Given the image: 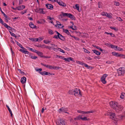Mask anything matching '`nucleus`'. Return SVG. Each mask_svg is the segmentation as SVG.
I'll return each mask as SVG.
<instances>
[{
	"label": "nucleus",
	"mask_w": 125,
	"mask_h": 125,
	"mask_svg": "<svg viewBox=\"0 0 125 125\" xmlns=\"http://www.w3.org/2000/svg\"><path fill=\"white\" fill-rule=\"evenodd\" d=\"M43 42L45 44H47L50 43L51 42L48 40H44Z\"/></svg>",
	"instance_id": "obj_35"
},
{
	"label": "nucleus",
	"mask_w": 125,
	"mask_h": 125,
	"mask_svg": "<svg viewBox=\"0 0 125 125\" xmlns=\"http://www.w3.org/2000/svg\"><path fill=\"white\" fill-rule=\"evenodd\" d=\"M11 39V42L13 44H14L15 43V42H14L13 40V38L11 37L10 38Z\"/></svg>",
	"instance_id": "obj_63"
},
{
	"label": "nucleus",
	"mask_w": 125,
	"mask_h": 125,
	"mask_svg": "<svg viewBox=\"0 0 125 125\" xmlns=\"http://www.w3.org/2000/svg\"><path fill=\"white\" fill-rule=\"evenodd\" d=\"M36 41H41L43 40V38H42L40 37L37 38H36Z\"/></svg>",
	"instance_id": "obj_34"
},
{
	"label": "nucleus",
	"mask_w": 125,
	"mask_h": 125,
	"mask_svg": "<svg viewBox=\"0 0 125 125\" xmlns=\"http://www.w3.org/2000/svg\"><path fill=\"white\" fill-rule=\"evenodd\" d=\"M63 31L64 32L66 33L67 34H68V35H69V34L70 33L69 31L65 29H63Z\"/></svg>",
	"instance_id": "obj_29"
},
{
	"label": "nucleus",
	"mask_w": 125,
	"mask_h": 125,
	"mask_svg": "<svg viewBox=\"0 0 125 125\" xmlns=\"http://www.w3.org/2000/svg\"><path fill=\"white\" fill-rule=\"evenodd\" d=\"M119 57L123 58H125V55L122 54H120L119 55Z\"/></svg>",
	"instance_id": "obj_53"
},
{
	"label": "nucleus",
	"mask_w": 125,
	"mask_h": 125,
	"mask_svg": "<svg viewBox=\"0 0 125 125\" xmlns=\"http://www.w3.org/2000/svg\"><path fill=\"white\" fill-rule=\"evenodd\" d=\"M56 1L60 6L64 7H65L66 6V4L63 3L61 0H57Z\"/></svg>",
	"instance_id": "obj_12"
},
{
	"label": "nucleus",
	"mask_w": 125,
	"mask_h": 125,
	"mask_svg": "<svg viewBox=\"0 0 125 125\" xmlns=\"http://www.w3.org/2000/svg\"><path fill=\"white\" fill-rule=\"evenodd\" d=\"M110 28L114 30H115L116 31H117V29L115 27H110Z\"/></svg>",
	"instance_id": "obj_52"
},
{
	"label": "nucleus",
	"mask_w": 125,
	"mask_h": 125,
	"mask_svg": "<svg viewBox=\"0 0 125 125\" xmlns=\"http://www.w3.org/2000/svg\"><path fill=\"white\" fill-rule=\"evenodd\" d=\"M48 75H54V74L53 73H50L49 72H48Z\"/></svg>",
	"instance_id": "obj_61"
},
{
	"label": "nucleus",
	"mask_w": 125,
	"mask_h": 125,
	"mask_svg": "<svg viewBox=\"0 0 125 125\" xmlns=\"http://www.w3.org/2000/svg\"><path fill=\"white\" fill-rule=\"evenodd\" d=\"M58 51H59L60 52H62L63 53H65L64 51L62 49L60 48H58Z\"/></svg>",
	"instance_id": "obj_45"
},
{
	"label": "nucleus",
	"mask_w": 125,
	"mask_h": 125,
	"mask_svg": "<svg viewBox=\"0 0 125 125\" xmlns=\"http://www.w3.org/2000/svg\"><path fill=\"white\" fill-rule=\"evenodd\" d=\"M73 7L74 8L77 10L79 12H80L81 11V9L79 8V5L78 4H76L75 5L73 6Z\"/></svg>",
	"instance_id": "obj_16"
},
{
	"label": "nucleus",
	"mask_w": 125,
	"mask_h": 125,
	"mask_svg": "<svg viewBox=\"0 0 125 125\" xmlns=\"http://www.w3.org/2000/svg\"><path fill=\"white\" fill-rule=\"evenodd\" d=\"M35 70L37 71L38 72H40L42 70V68H39L38 69H35Z\"/></svg>",
	"instance_id": "obj_49"
},
{
	"label": "nucleus",
	"mask_w": 125,
	"mask_h": 125,
	"mask_svg": "<svg viewBox=\"0 0 125 125\" xmlns=\"http://www.w3.org/2000/svg\"><path fill=\"white\" fill-rule=\"evenodd\" d=\"M15 42H16L17 43V45L21 48H22V45L20 44V43H19L18 42L16 41H15Z\"/></svg>",
	"instance_id": "obj_48"
},
{
	"label": "nucleus",
	"mask_w": 125,
	"mask_h": 125,
	"mask_svg": "<svg viewBox=\"0 0 125 125\" xmlns=\"http://www.w3.org/2000/svg\"><path fill=\"white\" fill-rule=\"evenodd\" d=\"M60 17L61 18L65 17H68L70 18V13L68 14L67 13H65L63 12H62L61 14L60 15Z\"/></svg>",
	"instance_id": "obj_6"
},
{
	"label": "nucleus",
	"mask_w": 125,
	"mask_h": 125,
	"mask_svg": "<svg viewBox=\"0 0 125 125\" xmlns=\"http://www.w3.org/2000/svg\"><path fill=\"white\" fill-rule=\"evenodd\" d=\"M61 67H59L55 66H53L49 65V68L50 69L57 70L60 69Z\"/></svg>",
	"instance_id": "obj_14"
},
{
	"label": "nucleus",
	"mask_w": 125,
	"mask_h": 125,
	"mask_svg": "<svg viewBox=\"0 0 125 125\" xmlns=\"http://www.w3.org/2000/svg\"><path fill=\"white\" fill-rule=\"evenodd\" d=\"M55 32L56 33V34H57L58 38L61 39H62V38L63 37L62 36L56 31H55Z\"/></svg>",
	"instance_id": "obj_23"
},
{
	"label": "nucleus",
	"mask_w": 125,
	"mask_h": 125,
	"mask_svg": "<svg viewBox=\"0 0 125 125\" xmlns=\"http://www.w3.org/2000/svg\"><path fill=\"white\" fill-rule=\"evenodd\" d=\"M104 115H110V118L114 120L115 121V122H116V121H118V119H122L123 117H124L123 116L120 115L118 116V119L115 118V114L114 113H111L109 112H108L107 113L105 114Z\"/></svg>",
	"instance_id": "obj_1"
},
{
	"label": "nucleus",
	"mask_w": 125,
	"mask_h": 125,
	"mask_svg": "<svg viewBox=\"0 0 125 125\" xmlns=\"http://www.w3.org/2000/svg\"><path fill=\"white\" fill-rule=\"evenodd\" d=\"M45 22V20L42 19H41L37 21V23L38 24H42Z\"/></svg>",
	"instance_id": "obj_19"
},
{
	"label": "nucleus",
	"mask_w": 125,
	"mask_h": 125,
	"mask_svg": "<svg viewBox=\"0 0 125 125\" xmlns=\"http://www.w3.org/2000/svg\"><path fill=\"white\" fill-rule=\"evenodd\" d=\"M92 51L93 52L98 55H99L100 54V53L97 50H93Z\"/></svg>",
	"instance_id": "obj_25"
},
{
	"label": "nucleus",
	"mask_w": 125,
	"mask_h": 125,
	"mask_svg": "<svg viewBox=\"0 0 125 125\" xmlns=\"http://www.w3.org/2000/svg\"><path fill=\"white\" fill-rule=\"evenodd\" d=\"M125 97V94L124 93H122L121 95L120 96V97L121 98L123 99Z\"/></svg>",
	"instance_id": "obj_32"
},
{
	"label": "nucleus",
	"mask_w": 125,
	"mask_h": 125,
	"mask_svg": "<svg viewBox=\"0 0 125 125\" xmlns=\"http://www.w3.org/2000/svg\"><path fill=\"white\" fill-rule=\"evenodd\" d=\"M77 112L79 113L85 114V111H83L78 110L77 111Z\"/></svg>",
	"instance_id": "obj_41"
},
{
	"label": "nucleus",
	"mask_w": 125,
	"mask_h": 125,
	"mask_svg": "<svg viewBox=\"0 0 125 125\" xmlns=\"http://www.w3.org/2000/svg\"><path fill=\"white\" fill-rule=\"evenodd\" d=\"M36 12L39 13L40 14H44L45 13L43 10L42 9H37L35 10Z\"/></svg>",
	"instance_id": "obj_13"
},
{
	"label": "nucleus",
	"mask_w": 125,
	"mask_h": 125,
	"mask_svg": "<svg viewBox=\"0 0 125 125\" xmlns=\"http://www.w3.org/2000/svg\"><path fill=\"white\" fill-rule=\"evenodd\" d=\"M38 47H45V45H38V46H37Z\"/></svg>",
	"instance_id": "obj_50"
},
{
	"label": "nucleus",
	"mask_w": 125,
	"mask_h": 125,
	"mask_svg": "<svg viewBox=\"0 0 125 125\" xmlns=\"http://www.w3.org/2000/svg\"><path fill=\"white\" fill-rule=\"evenodd\" d=\"M98 7L99 8H100L102 7V3H101L99 2L98 3Z\"/></svg>",
	"instance_id": "obj_44"
},
{
	"label": "nucleus",
	"mask_w": 125,
	"mask_h": 125,
	"mask_svg": "<svg viewBox=\"0 0 125 125\" xmlns=\"http://www.w3.org/2000/svg\"><path fill=\"white\" fill-rule=\"evenodd\" d=\"M73 37L76 40H79V39L78 38H76V37H75V36H72L71 35V37Z\"/></svg>",
	"instance_id": "obj_56"
},
{
	"label": "nucleus",
	"mask_w": 125,
	"mask_h": 125,
	"mask_svg": "<svg viewBox=\"0 0 125 125\" xmlns=\"http://www.w3.org/2000/svg\"><path fill=\"white\" fill-rule=\"evenodd\" d=\"M44 72V71L43 72H39V73H40L41 74L43 75H45V74Z\"/></svg>",
	"instance_id": "obj_54"
},
{
	"label": "nucleus",
	"mask_w": 125,
	"mask_h": 125,
	"mask_svg": "<svg viewBox=\"0 0 125 125\" xmlns=\"http://www.w3.org/2000/svg\"><path fill=\"white\" fill-rule=\"evenodd\" d=\"M83 115H79L78 117H76V118H75V119H76L78 120H80V119H81L83 120H88V119H87V117H83Z\"/></svg>",
	"instance_id": "obj_8"
},
{
	"label": "nucleus",
	"mask_w": 125,
	"mask_h": 125,
	"mask_svg": "<svg viewBox=\"0 0 125 125\" xmlns=\"http://www.w3.org/2000/svg\"><path fill=\"white\" fill-rule=\"evenodd\" d=\"M71 23L73 25L72 26H71V29H72L73 30H77V28L75 25H73V22L71 21Z\"/></svg>",
	"instance_id": "obj_21"
},
{
	"label": "nucleus",
	"mask_w": 125,
	"mask_h": 125,
	"mask_svg": "<svg viewBox=\"0 0 125 125\" xmlns=\"http://www.w3.org/2000/svg\"><path fill=\"white\" fill-rule=\"evenodd\" d=\"M4 17L5 18V20L7 19L10 20V18H9L8 16H7L6 15Z\"/></svg>",
	"instance_id": "obj_58"
},
{
	"label": "nucleus",
	"mask_w": 125,
	"mask_h": 125,
	"mask_svg": "<svg viewBox=\"0 0 125 125\" xmlns=\"http://www.w3.org/2000/svg\"><path fill=\"white\" fill-rule=\"evenodd\" d=\"M27 10H23L21 12V14L23 15L24 14V13H26L27 12Z\"/></svg>",
	"instance_id": "obj_46"
},
{
	"label": "nucleus",
	"mask_w": 125,
	"mask_h": 125,
	"mask_svg": "<svg viewBox=\"0 0 125 125\" xmlns=\"http://www.w3.org/2000/svg\"><path fill=\"white\" fill-rule=\"evenodd\" d=\"M114 4L116 6H119V2L116 1H114Z\"/></svg>",
	"instance_id": "obj_40"
},
{
	"label": "nucleus",
	"mask_w": 125,
	"mask_h": 125,
	"mask_svg": "<svg viewBox=\"0 0 125 125\" xmlns=\"http://www.w3.org/2000/svg\"><path fill=\"white\" fill-rule=\"evenodd\" d=\"M85 58L86 59H88L89 60H91L92 59V58H91L89 57H86Z\"/></svg>",
	"instance_id": "obj_62"
},
{
	"label": "nucleus",
	"mask_w": 125,
	"mask_h": 125,
	"mask_svg": "<svg viewBox=\"0 0 125 125\" xmlns=\"http://www.w3.org/2000/svg\"><path fill=\"white\" fill-rule=\"evenodd\" d=\"M63 60H64L65 61H68L69 62L70 61V58H64V57H63V59H62Z\"/></svg>",
	"instance_id": "obj_33"
},
{
	"label": "nucleus",
	"mask_w": 125,
	"mask_h": 125,
	"mask_svg": "<svg viewBox=\"0 0 125 125\" xmlns=\"http://www.w3.org/2000/svg\"><path fill=\"white\" fill-rule=\"evenodd\" d=\"M110 47L112 48H114L115 50L117 49L118 47L117 46L111 44L110 45Z\"/></svg>",
	"instance_id": "obj_26"
},
{
	"label": "nucleus",
	"mask_w": 125,
	"mask_h": 125,
	"mask_svg": "<svg viewBox=\"0 0 125 125\" xmlns=\"http://www.w3.org/2000/svg\"><path fill=\"white\" fill-rule=\"evenodd\" d=\"M9 30L11 31L12 28L10 27V26L8 25L7 24L5 26Z\"/></svg>",
	"instance_id": "obj_31"
},
{
	"label": "nucleus",
	"mask_w": 125,
	"mask_h": 125,
	"mask_svg": "<svg viewBox=\"0 0 125 125\" xmlns=\"http://www.w3.org/2000/svg\"><path fill=\"white\" fill-rule=\"evenodd\" d=\"M19 5L22 4L23 2V0H19Z\"/></svg>",
	"instance_id": "obj_60"
},
{
	"label": "nucleus",
	"mask_w": 125,
	"mask_h": 125,
	"mask_svg": "<svg viewBox=\"0 0 125 125\" xmlns=\"http://www.w3.org/2000/svg\"><path fill=\"white\" fill-rule=\"evenodd\" d=\"M22 49L19 50V51L25 54H29V52L27 51H26V49L23 47H22L21 48Z\"/></svg>",
	"instance_id": "obj_11"
},
{
	"label": "nucleus",
	"mask_w": 125,
	"mask_h": 125,
	"mask_svg": "<svg viewBox=\"0 0 125 125\" xmlns=\"http://www.w3.org/2000/svg\"><path fill=\"white\" fill-rule=\"evenodd\" d=\"M26 48H27L28 49L30 50L32 52H35L36 51V50H34L32 48H30L29 47H26Z\"/></svg>",
	"instance_id": "obj_28"
},
{
	"label": "nucleus",
	"mask_w": 125,
	"mask_h": 125,
	"mask_svg": "<svg viewBox=\"0 0 125 125\" xmlns=\"http://www.w3.org/2000/svg\"><path fill=\"white\" fill-rule=\"evenodd\" d=\"M83 50L85 52L88 53H90V52H89V51L88 50L86 49L85 48H83Z\"/></svg>",
	"instance_id": "obj_39"
},
{
	"label": "nucleus",
	"mask_w": 125,
	"mask_h": 125,
	"mask_svg": "<svg viewBox=\"0 0 125 125\" xmlns=\"http://www.w3.org/2000/svg\"><path fill=\"white\" fill-rule=\"evenodd\" d=\"M106 12H103L101 13V15H102L103 16H106Z\"/></svg>",
	"instance_id": "obj_51"
},
{
	"label": "nucleus",
	"mask_w": 125,
	"mask_h": 125,
	"mask_svg": "<svg viewBox=\"0 0 125 125\" xmlns=\"http://www.w3.org/2000/svg\"><path fill=\"white\" fill-rule=\"evenodd\" d=\"M31 58L33 59H35L37 58V57L35 56H31Z\"/></svg>",
	"instance_id": "obj_64"
},
{
	"label": "nucleus",
	"mask_w": 125,
	"mask_h": 125,
	"mask_svg": "<svg viewBox=\"0 0 125 125\" xmlns=\"http://www.w3.org/2000/svg\"><path fill=\"white\" fill-rule=\"evenodd\" d=\"M93 112L92 111H87V112H85V114H88L90 113H93Z\"/></svg>",
	"instance_id": "obj_59"
},
{
	"label": "nucleus",
	"mask_w": 125,
	"mask_h": 125,
	"mask_svg": "<svg viewBox=\"0 0 125 125\" xmlns=\"http://www.w3.org/2000/svg\"><path fill=\"white\" fill-rule=\"evenodd\" d=\"M57 27H58L60 28H61L64 27V26L62 24L60 23Z\"/></svg>",
	"instance_id": "obj_43"
},
{
	"label": "nucleus",
	"mask_w": 125,
	"mask_h": 125,
	"mask_svg": "<svg viewBox=\"0 0 125 125\" xmlns=\"http://www.w3.org/2000/svg\"><path fill=\"white\" fill-rule=\"evenodd\" d=\"M29 26L32 29L36 28L37 26L34 25L32 22H31L29 23Z\"/></svg>",
	"instance_id": "obj_18"
},
{
	"label": "nucleus",
	"mask_w": 125,
	"mask_h": 125,
	"mask_svg": "<svg viewBox=\"0 0 125 125\" xmlns=\"http://www.w3.org/2000/svg\"><path fill=\"white\" fill-rule=\"evenodd\" d=\"M36 38H30L29 39L32 41L35 42H37Z\"/></svg>",
	"instance_id": "obj_30"
},
{
	"label": "nucleus",
	"mask_w": 125,
	"mask_h": 125,
	"mask_svg": "<svg viewBox=\"0 0 125 125\" xmlns=\"http://www.w3.org/2000/svg\"><path fill=\"white\" fill-rule=\"evenodd\" d=\"M26 81V78L25 77H23L22 78L21 80V82L22 84L24 83Z\"/></svg>",
	"instance_id": "obj_17"
},
{
	"label": "nucleus",
	"mask_w": 125,
	"mask_h": 125,
	"mask_svg": "<svg viewBox=\"0 0 125 125\" xmlns=\"http://www.w3.org/2000/svg\"><path fill=\"white\" fill-rule=\"evenodd\" d=\"M117 71L118 75H123L125 72V69L124 67H120L118 69Z\"/></svg>",
	"instance_id": "obj_3"
},
{
	"label": "nucleus",
	"mask_w": 125,
	"mask_h": 125,
	"mask_svg": "<svg viewBox=\"0 0 125 125\" xmlns=\"http://www.w3.org/2000/svg\"><path fill=\"white\" fill-rule=\"evenodd\" d=\"M123 108V107L121 105L118 104L114 109L116 112H118L121 111Z\"/></svg>",
	"instance_id": "obj_9"
},
{
	"label": "nucleus",
	"mask_w": 125,
	"mask_h": 125,
	"mask_svg": "<svg viewBox=\"0 0 125 125\" xmlns=\"http://www.w3.org/2000/svg\"><path fill=\"white\" fill-rule=\"evenodd\" d=\"M57 125H66V123L64 120L62 119H59L57 120Z\"/></svg>",
	"instance_id": "obj_4"
},
{
	"label": "nucleus",
	"mask_w": 125,
	"mask_h": 125,
	"mask_svg": "<svg viewBox=\"0 0 125 125\" xmlns=\"http://www.w3.org/2000/svg\"><path fill=\"white\" fill-rule=\"evenodd\" d=\"M71 93L72 94H73L76 96H81L80 90L79 89H76L74 90H72L71 91Z\"/></svg>",
	"instance_id": "obj_2"
},
{
	"label": "nucleus",
	"mask_w": 125,
	"mask_h": 125,
	"mask_svg": "<svg viewBox=\"0 0 125 125\" xmlns=\"http://www.w3.org/2000/svg\"><path fill=\"white\" fill-rule=\"evenodd\" d=\"M116 19L118 20L119 21H123V20L120 17H117L116 18Z\"/></svg>",
	"instance_id": "obj_55"
},
{
	"label": "nucleus",
	"mask_w": 125,
	"mask_h": 125,
	"mask_svg": "<svg viewBox=\"0 0 125 125\" xmlns=\"http://www.w3.org/2000/svg\"><path fill=\"white\" fill-rule=\"evenodd\" d=\"M76 63L77 64L82 65H83V64L84 63L78 60L76 61Z\"/></svg>",
	"instance_id": "obj_27"
},
{
	"label": "nucleus",
	"mask_w": 125,
	"mask_h": 125,
	"mask_svg": "<svg viewBox=\"0 0 125 125\" xmlns=\"http://www.w3.org/2000/svg\"><path fill=\"white\" fill-rule=\"evenodd\" d=\"M112 14L111 13H106V16L109 18H112Z\"/></svg>",
	"instance_id": "obj_22"
},
{
	"label": "nucleus",
	"mask_w": 125,
	"mask_h": 125,
	"mask_svg": "<svg viewBox=\"0 0 125 125\" xmlns=\"http://www.w3.org/2000/svg\"><path fill=\"white\" fill-rule=\"evenodd\" d=\"M108 75L107 74H104L101 78L100 80L103 84H105L106 83V81L105 80V78Z\"/></svg>",
	"instance_id": "obj_5"
},
{
	"label": "nucleus",
	"mask_w": 125,
	"mask_h": 125,
	"mask_svg": "<svg viewBox=\"0 0 125 125\" xmlns=\"http://www.w3.org/2000/svg\"><path fill=\"white\" fill-rule=\"evenodd\" d=\"M85 67H86L87 68L89 69L90 67V66H88L87 64L83 63V65Z\"/></svg>",
	"instance_id": "obj_36"
},
{
	"label": "nucleus",
	"mask_w": 125,
	"mask_h": 125,
	"mask_svg": "<svg viewBox=\"0 0 125 125\" xmlns=\"http://www.w3.org/2000/svg\"><path fill=\"white\" fill-rule=\"evenodd\" d=\"M75 17L73 15L71 14V20H75Z\"/></svg>",
	"instance_id": "obj_38"
},
{
	"label": "nucleus",
	"mask_w": 125,
	"mask_h": 125,
	"mask_svg": "<svg viewBox=\"0 0 125 125\" xmlns=\"http://www.w3.org/2000/svg\"><path fill=\"white\" fill-rule=\"evenodd\" d=\"M25 6L22 5L19 6L17 7V10H23L25 8Z\"/></svg>",
	"instance_id": "obj_15"
},
{
	"label": "nucleus",
	"mask_w": 125,
	"mask_h": 125,
	"mask_svg": "<svg viewBox=\"0 0 125 125\" xmlns=\"http://www.w3.org/2000/svg\"><path fill=\"white\" fill-rule=\"evenodd\" d=\"M46 6L47 8L49 9H52L53 8V6L51 4H48L46 5Z\"/></svg>",
	"instance_id": "obj_20"
},
{
	"label": "nucleus",
	"mask_w": 125,
	"mask_h": 125,
	"mask_svg": "<svg viewBox=\"0 0 125 125\" xmlns=\"http://www.w3.org/2000/svg\"><path fill=\"white\" fill-rule=\"evenodd\" d=\"M55 57L56 58L59 57V58H60L62 59H63V57L61 56L58 55H56Z\"/></svg>",
	"instance_id": "obj_47"
},
{
	"label": "nucleus",
	"mask_w": 125,
	"mask_h": 125,
	"mask_svg": "<svg viewBox=\"0 0 125 125\" xmlns=\"http://www.w3.org/2000/svg\"><path fill=\"white\" fill-rule=\"evenodd\" d=\"M35 52L37 53L39 56L42 57V55L43 54V53L41 52L37 51L36 50Z\"/></svg>",
	"instance_id": "obj_24"
},
{
	"label": "nucleus",
	"mask_w": 125,
	"mask_h": 125,
	"mask_svg": "<svg viewBox=\"0 0 125 125\" xmlns=\"http://www.w3.org/2000/svg\"><path fill=\"white\" fill-rule=\"evenodd\" d=\"M66 109L65 108L62 107L58 110V111L59 112V113H67L69 114V113H68V112H66Z\"/></svg>",
	"instance_id": "obj_10"
},
{
	"label": "nucleus",
	"mask_w": 125,
	"mask_h": 125,
	"mask_svg": "<svg viewBox=\"0 0 125 125\" xmlns=\"http://www.w3.org/2000/svg\"><path fill=\"white\" fill-rule=\"evenodd\" d=\"M105 33L107 34H110L112 37H114V34L111 33H108L107 32H105Z\"/></svg>",
	"instance_id": "obj_42"
},
{
	"label": "nucleus",
	"mask_w": 125,
	"mask_h": 125,
	"mask_svg": "<svg viewBox=\"0 0 125 125\" xmlns=\"http://www.w3.org/2000/svg\"><path fill=\"white\" fill-rule=\"evenodd\" d=\"M48 32L50 34L52 35L53 34V31L50 29H49L48 30Z\"/></svg>",
	"instance_id": "obj_37"
},
{
	"label": "nucleus",
	"mask_w": 125,
	"mask_h": 125,
	"mask_svg": "<svg viewBox=\"0 0 125 125\" xmlns=\"http://www.w3.org/2000/svg\"><path fill=\"white\" fill-rule=\"evenodd\" d=\"M110 104L111 107L114 109L118 104L117 102L113 101H111Z\"/></svg>",
	"instance_id": "obj_7"
},
{
	"label": "nucleus",
	"mask_w": 125,
	"mask_h": 125,
	"mask_svg": "<svg viewBox=\"0 0 125 125\" xmlns=\"http://www.w3.org/2000/svg\"><path fill=\"white\" fill-rule=\"evenodd\" d=\"M9 32L10 33V34L12 36H15V35L14 33H13L12 32L10 31H9Z\"/></svg>",
	"instance_id": "obj_57"
}]
</instances>
